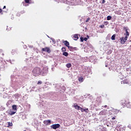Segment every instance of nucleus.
Masks as SVG:
<instances>
[{
  "mask_svg": "<svg viewBox=\"0 0 131 131\" xmlns=\"http://www.w3.org/2000/svg\"><path fill=\"white\" fill-rule=\"evenodd\" d=\"M41 73V69L38 67H35L32 71V74L34 76H39Z\"/></svg>",
  "mask_w": 131,
  "mask_h": 131,
  "instance_id": "obj_1",
  "label": "nucleus"
},
{
  "mask_svg": "<svg viewBox=\"0 0 131 131\" xmlns=\"http://www.w3.org/2000/svg\"><path fill=\"white\" fill-rule=\"evenodd\" d=\"M84 112H86V113H89V108L84 109Z\"/></svg>",
  "mask_w": 131,
  "mask_h": 131,
  "instance_id": "obj_24",
  "label": "nucleus"
},
{
  "mask_svg": "<svg viewBox=\"0 0 131 131\" xmlns=\"http://www.w3.org/2000/svg\"><path fill=\"white\" fill-rule=\"evenodd\" d=\"M73 39H74V40H77L78 39V35L75 34L73 36Z\"/></svg>",
  "mask_w": 131,
  "mask_h": 131,
  "instance_id": "obj_15",
  "label": "nucleus"
},
{
  "mask_svg": "<svg viewBox=\"0 0 131 131\" xmlns=\"http://www.w3.org/2000/svg\"><path fill=\"white\" fill-rule=\"evenodd\" d=\"M105 0H102V4H105Z\"/></svg>",
  "mask_w": 131,
  "mask_h": 131,
  "instance_id": "obj_31",
  "label": "nucleus"
},
{
  "mask_svg": "<svg viewBox=\"0 0 131 131\" xmlns=\"http://www.w3.org/2000/svg\"><path fill=\"white\" fill-rule=\"evenodd\" d=\"M104 107L105 108H106L107 107V105H105Z\"/></svg>",
  "mask_w": 131,
  "mask_h": 131,
  "instance_id": "obj_36",
  "label": "nucleus"
},
{
  "mask_svg": "<svg viewBox=\"0 0 131 131\" xmlns=\"http://www.w3.org/2000/svg\"><path fill=\"white\" fill-rule=\"evenodd\" d=\"M2 12H3V9H0V13H2Z\"/></svg>",
  "mask_w": 131,
  "mask_h": 131,
  "instance_id": "obj_32",
  "label": "nucleus"
},
{
  "mask_svg": "<svg viewBox=\"0 0 131 131\" xmlns=\"http://www.w3.org/2000/svg\"><path fill=\"white\" fill-rule=\"evenodd\" d=\"M41 51H42V52H46L49 54L51 53V49L49 47H45V48H42Z\"/></svg>",
  "mask_w": 131,
  "mask_h": 131,
  "instance_id": "obj_4",
  "label": "nucleus"
},
{
  "mask_svg": "<svg viewBox=\"0 0 131 131\" xmlns=\"http://www.w3.org/2000/svg\"><path fill=\"white\" fill-rule=\"evenodd\" d=\"M116 35L114 34V35L112 36V37H111L112 40H115V37H116Z\"/></svg>",
  "mask_w": 131,
  "mask_h": 131,
  "instance_id": "obj_18",
  "label": "nucleus"
},
{
  "mask_svg": "<svg viewBox=\"0 0 131 131\" xmlns=\"http://www.w3.org/2000/svg\"><path fill=\"white\" fill-rule=\"evenodd\" d=\"M12 110H14V111H17V105H12Z\"/></svg>",
  "mask_w": 131,
  "mask_h": 131,
  "instance_id": "obj_16",
  "label": "nucleus"
},
{
  "mask_svg": "<svg viewBox=\"0 0 131 131\" xmlns=\"http://www.w3.org/2000/svg\"><path fill=\"white\" fill-rule=\"evenodd\" d=\"M80 40H81V41H83V40H84V38L83 37H80Z\"/></svg>",
  "mask_w": 131,
  "mask_h": 131,
  "instance_id": "obj_28",
  "label": "nucleus"
},
{
  "mask_svg": "<svg viewBox=\"0 0 131 131\" xmlns=\"http://www.w3.org/2000/svg\"><path fill=\"white\" fill-rule=\"evenodd\" d=\"M84 40L85 41H86V40H88V38H86V37L84 38Z\"/></svg>",
  "mask_w": 131,
  "mask_h": 131,
  "instance_id": "obj_30",
  "label": "nucleus"
},
{
  "mask_svg": "<svg viewBox=\"0 0 131 131\" xmlns=\"http://www.w3.org/2000/svg\"><path fill=\"white\" fill-rule=\"evenodd\" d=\"M3 9H6V6H4Z\"/></svg>",
  "mask_w": 131,
  "mask_h": 131,
  "instance_id": "obj_35",
  "label": "nucleus"
},
{
  "mask_svg": "<svg viewBox=\"0 0 131 131\" xmlns=\"http://www.w3.org/2000/svg\"><path fill=\"white\" fill-rule=\"evenodd\" d=\"M62 42H63V43H64V46H66V47H67L68 48L69 47L70 43H69V42H68V41L63 40Z\"/></svg>",
  "mask_w": 131,
  "mask_h": 131,
  "instance_id": "obj_10",
  "label": "nucleus"
},
{
  "mask_svg": "<svg viewBox=\"0 0 131 131\" xmlns=\"http://www.w3.org/2000/svg\"><path fill=\"white\" fill-rule=\"evenodd\" d=\"M24 131H26V130H24Z\"/></svg>",
  "mask_w": 131,
  "mask_h": 131,
  "instance_id": "obj_37",
  "label": "nucleus"
},
{
  "mask_svg": "<svg viewBox=\"0 0 131 131\" xmlns=\"http://www.w3.org/2000/svg\"><path fill=\"white\" fill-rule=\"evenodd\" d=\"M63 56H65V57H67L68 56V53L67 52H64L62 54Z\"/></svg>",
  "mask_w": 131,
  "mask_h": 131,
  "instance_id": "obj_19",
  "label": "nucleus"
},
{
  "mask_svg": "<svg viewBox=\"0 0 131 131\" xmlns=\"http://www.w3.org/2000/svg\"><path fill=\"white\" fill-rule=\"evenodd\" d=\"M52 128L53 129H57V128H59L60 127V124H55L52 125Z\"/></svg>",
  "mask_w": 131,
  "mask_h": 131,
  "instance_id": "obj_6",
  "label": "nucleus"
},
{
  "mask_svg": "<svg viewBox=\"0 0 131 131\" xmlns=\"http://www.w3.org/2000/svg\"><path fill=\"white\" fill-rule=\"evenodd\" d=\"M120 43H121L122 45H124V43H125V42L126 41V40H127V37H121L120 38Z\"/></svg>",
  "mask_w": 131,
  "mask_h": 131,
  "instance_id": "obj_3",
  "label": "nucleus"
},
{
  "mask_svg": "<svg viewBox=\"0 0 131 131\" xmlns=\"http://www.w3.org/2000/svg\"><path fill=\"white\" fill-rule=\"evenodd\" d=\"M22 4L23 6H25L26 7L25 4H31V0H25V2H23Z\"/></svg>",
  "mask_w": 131,
  "mask_h": 131,
  "instance_id": "obj_8",
  "label": "nucleus"
},
{
  "mask_svg": "<svg viewBox=\"0 0 131 131\" xmlns=\"http://www.w3.org/2000/svg\"><path fill=\"white\" fill-rule=\"evenodd\" d=\"M42 83V82H41V81H38L37 84H41Z\"/></svg>",
  "mask_w": 131,
  "mask_h": 131,
  "instance_id": "obj_27",
  "label": "nucleus"
},
{
  "mask_svg": "<svg viewBox=\"0 0 131 131\" xmlns=\"http://www.w3.org/2000/svg\"><path fill=\"white\" fill-rule=\"evenodd\" d=\"M112 119L113 120H114V119H115V117H113L112 118Z\"/></svg>",
  "mask_w": 131,
  "mask_h": 131,
  "instance_id": "obj_33",
  "label": "nucleus"
},
{
  "mask_svg": "<svg viewBox=\"0 0 131 131\" xmlns=\"http://www.w3.org/2000/svg\"><path fill=\"white\" fill-rule=\"evenodd\" d=\"M74 107L75 109H76V110H80V108L81 107L78 106V105H77V104H76V103L75 105L74 106Z\"/></svg>",
  "mask_w": 131,
  "mask_h": 131,
  "instance_id": "obj_13",
  "label": "nucleus"
},
{
  "mask_svg": "<svg viewBox=\"0 0 131 131\" xmlns=\"http://www.w3.org/2000/svg\"><path fill=\"white\" fill-rule=\"evenodd\" d=\"M68 49L70 51H71V52H73V51H74L76 48H73L72 46H69Z\"/></svg>",
  "mask_w": 131,
  "mask_h": 131,
  "instance_id": "obj_12",
  "label": "nucleus"
},
{
  "mask_svg": "<svg viewBox=\"0 0 131 131\" xmlns=\"http://www.w3.org/2000/svg\"><path fill=\"white\" fill-rule=\"evenodd\" d=\"M99 27L100 28H105V26L104 25H102L99 26Z\"/></svg>",
  "mask_w": 131,
  "mask_h": 131,
  "instance_id": "obj_26",
  "label": "nucleus"
},
{
  "mask_svg": "<svg viewBox=\"0 0 131 131\" xmlns=\"http://www.w3.org/2000/svg\"><path fill=\"white\" fill-rule=\"evenodd\" d=\"M79 81H81V82H82V81H83V78L81 77L79 78Z\"/></svg>",
  "mask_w": 131,
  "mask_h": 131,
  "instance_id": "obj_20",
  "label": "nucleus"
},
{
  "mask_svg": "<svg viewBox=\"0 0 131 131\" xmlns=\"http://www.w3.org/2000/svg\"><path fill=\"white\" fill-rule=\"evenodd\" d=\"M61 51H62V52H66V48H65V47H62V48H61Z\"/></svg>",
  "mask_w": 131,
  "mask_h": 131,
  "instance_id": "obj_22",
  "label": "nucleus"
},
{
  "mask_svg": "<svg viewBox=\"0 0 131 131\" xmlns=\"http://www.w3.org/2000/svg\"><path fill=\"white\" fill-rule=\"evenodd\" d=\"M8 126H13V123L8 122Z\"/></svg>",
  "mask_w": 131,
  "mask_h": 131,
  "instance_id": "obj_21",
  "label": "nucleus"
},
{
  "mask_svg": "<svg viewBox=\"0 0 131 131\" xmlns=\"http://www.w3.org/2000/svg\"><path fill=\"white\" fill-rule=\"evenodd\" d=\"M15 113L16 112L10 110L8 114H9V115H14V114H15Z\"/></svg>",
  "mask_w": 131,
  "mask_h": 131,
  "instance_id": "obj_14",
  "label": "nucleus"
},
{
  "mask_svg": "<svg viewBox=\"0 0 131 131\" xmlns=\"http://www.w3.org/2000/svg\"><path fill=\"white\" fill-rule=\"evenodd\" d=\"M90 19H91V18H88L87 19V20H85V22H89V20H90Z\"/></svg>",
  "mask_w": 131,
  "mask_h": 131,
  "instance_id": "obj_29",
  "label": "nucleus"
},
{
  "mask_svg": "<svg viewBox=\"0 0 131 131\" xmlns=\"http://www.w3.org/2000/svg\"><path fill=\"white\" fill-rule=\"evenodd\" d=\"M122 104L124 107H127V108L131 109V103L128 100L122 101Z\"/></svg>",
  "mask_w": 131,
  "mask_h": 131,
  "instance_id": "obj_2",
  "label": "nucleus"
},
{
  "mask_svg": "<svg viewBox=\"0 0 131 131\" xmlns=\"http://www.w3.org/2000/svg\"><path fill=\"white\" fill-rule=\"evenodd\" d=\"M80 110H81V112H84V108L82 107H80Z\"/></svg>",
  "mask_w": 131,
  "mask_h": 131,
  "instance_id": "obj_25",
  "label": "nucleus"
},
{
  "mask_svg": "<svg viewBox=\"0 0 131 131\" xmlns=\"http://www.w3.org/2000/svg\"><path fill=\"white\" fill-rule=\"evenodd\" d=\"M121 82L122 84H129V80L127 79H124Z\"/></svg>",
  "mask_w": 131,
  "mask_h": 131,
  "instance_id": "obj_5",
  "label": "nucleus"
},
{
  "mask_svg": "<svg viewBox=\"0 0 131 131\" xmlns=\"http://www.w3.org/2000/svg\"><path fill=\"white\" fill-rule=\"evenodd\" d=\"M72 66V64H71V63H67L66 64V67H67V68H70V67H71Z\"/></svg>",
  "mask_w": 131,
  "mask_h": 131,
  "instance_id": "obj_17",
  "label": "nucleus"
},
{
  "mask_svg": "<svg viewBox=\"0 0 131 131\" xmlns=\"http://www.w3.org/2000/svg\"><path fill=\"white\" fill-rule=\"evenodd\" d=\"M109 52H110V54H111V53H112V51L111 50H110Z\"/></svg>",
  "mask_w": 131,
  "mask_h": 131,
  "instance_id": "obj_34",
  "label": "nucleus"
},
{
  "mask_svg": "<svg viewBox=\"0 0 131 131\" xmlns=\"http://www.w3.org/2000/svg\"><path fill=\"white\" fill-rule=\"evenodd\" d=\"M111 19H112V17L111 16H108L107 17V20H111Z\"/></svg>",
  "mask_w": 131,
  "mask_h": 131,
  "instance_id": "obj_23",
  "label": "nucleus"
},
{
  "mask_svg": "<svg viewBox=\"0 0 131 131\" xmlns=\"http://www.w3.org/2000/svg\"><path fill=\"white\" fill-rule=\"evenodd\" d=\"M43 123L45 125H50L51 124V120H45L43 121Z\"/></svg>",
  "mask_w": 131,
  "mask_h": 131,
  "instance_id": "obj_7",
  "label": "nucleus"
},
{
  "mask_svg": "<svg viewBox=\"0 0 131 131\" xmlns=\"http://www.w3.org/2000/svg\"><path fill=\"white\" fill-rule=\"evenodd\" d=\"M99 114H100V115H106V114H107V110L101 111L99 113Z\"/></svg>",
  "mask_w": 131,
  "mask_h": 131,
  "instance_id": "obj_9",
  "label": "nucleus"
},
{
  "mask_svg": "<svg viewBox=\"0 0 131 131\" xmlns=\"http://www.w3.org/2000/svg\"><path fill=\"white\" fill-rule=\"evenodd\" d=\"M126 33L124 34V35H125V37H127V38H128V36H129V33L128 31H127V29H125Z\"/></svg>",
  "mask_w": 131,
  "mask_h": 131,
  "instance_id": "obj_11",
  "label": "nucleus"
}]
</instances>
